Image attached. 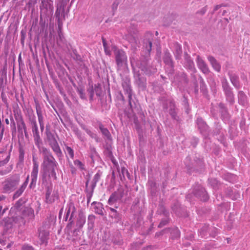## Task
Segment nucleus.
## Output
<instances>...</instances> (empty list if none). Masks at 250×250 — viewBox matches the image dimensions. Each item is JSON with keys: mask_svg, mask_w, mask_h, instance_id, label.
<instances>
[{"mask_svg": "<svg viewBox=\"0 0 250 250\" xmlns=\"http://www.w3.org/2000/svg\"><path fill=\"white\" fill-rule=\"evenodd\" d=\"M57 165L58 164L53 156H49L43 159L42 167L45 173H48L49 176H52L56 179L57 176L55 169L57 168Z\"/></svg>", "mask_w": 250, "mask_h": 250, "instance_id": "1", "label": "nucleus"}, {"mask_svg": "<svg viewBox=\"0 0 250 250\" xmlns=\"http://www.w3.org/2000/svg\"><path fill=\"white\" fill-rule=\"evenodd\" d=\"M22 250H34V249L32 247L26 246L23 247Z\"/></svg>", "mask_w": 250, "mask_h": 250, "instance_id": "27", "label": "nucleus"}, {"mask_svg": "<svg viewBox=\"0 0 250 250\" xmlns=\"http://www.w3.org/2000/svg\"><path fill=\"white\" fill-rule=\"evenodd\" d=\"M40 152L42 153L43 159H46V157L53 156L50 151L45 147H41V149H39Z\"/></svg>", "mask_w": 250, "mask_h": 250, "instance_id": "15", "label": "nucleus"}, {"mask_svg": "<svg viewBox=\"0 0 250 250\" xmlns=\"http://www.w3.org/2000/svg\"><path fill=\"white\" fill-rule=\"evenodd\" d=\"M167 222L166 221H162L159 225V227H162L163 226H164L165 225H166V224H167Z\"/></svg>", "mask_w": 250, "mask_h": 250, "instance_id": "32", "label": "nucleus"}, {"mask_svg": "<svg viewBox=\"0 0 250 250\" xmlns=\"http://www.w3.org/2000/svg\"><path fill=\"white\" fill-rule=\"evenodd\" d=\"M74 165L78 167L81 170H85L84 164L79 160H76L74 161Z\"/></svg>", "mask_w": 250, "mask_h": 250, "instance_id": "18", "label": "nucleus"}, {"mask_svg": "<svg viewBox=\"0 0 250 250\" xmlns=\"http://www.w3.org/2000/svg\"><path fill=\"white\" fill-rule=\"evenodd\" d=\"M10 120H11V124H12V125H13V127H14V129L15 130L16 129L15 123V122L14 121V119L13 118V117L12 116H11V117H10Z\"/></svg>", "mask_w": 250, "mask_h": 250, "instance_id": "30", "label": "nucleus"}, {"mask_svg": "<svg viewBox=\"0 0 250 250\" xmlns=\"http://www.w3.org/2000/svg\"><path fill=\"white\" fill-rule=\"evenodd\" d=\"M208 60L209 61V62H210L212 67L214 68V69L217 72L220 71V69H221V66L219 64V63L217 62V61L215 60V59L212 56H209L208 57Z\"/></svg>", "mask_w": 250, "mask_h": 250, "instance_id": "11", "label": "nucleus"}, {"mask_svg": "<svg viewBox=\"0 0 250 250\" xmlns=\"http://www.w3.org/2000/svg\"><path fill=\"white\" fill-rule=\"evenodd\" d=\"M126 91L128 93V97L129 99H131V94L130 93L131 92V89H130V88L129 87H127L126 88Z\"/></svg>", "mask_w": 250, "mask_h": 250, "instance_id": "29", "label": "nucleus"}, {"mask_svg": "<svg viewBox=\"0 0 250 250\" xmlns=\"http://www.w3.org/2000/svg\"><path fill=\"white\" fill-rule=\"evenodd\" d=\"M117 200V197L115 194H112L109 197L108 203L110 205H113Z\"/></svg>", "mask_w": 250, "mask_h": 250, "instance_id": "20", "label": "nucleus"}, {"mask_svg": "<svg viewBox=\"0 0 250 250\" xmlns=\"http://www.w3.org/2000/svg\"><path fill=\"white\" fill-rule=\"evenodd\" d=\"M227 96L229 98V100L231 102L233 101V94L230 91H228L227 93Z\"/></svg>", "mask_w": 250, "mask_h": 250, "instance_id": "25", "label": "nucleus"}, {"mask_svg": "<svg viewBox=\"0 0 250 250\" xmlns=\"http://www.w3.org/2000/svg\"><path fill=\"white\" fill-rule=\"evenodd\" d=\"M102 42L105 54L109 55L110 54V51L107 47L106 40L103 37L102 38Z\"/></svg>", "mask_w": 250, "mask_h": 250, "instance_id": "19", "label": "nucleus"}, {"mask_svg": "<svg viewBox=\"0 0 250 250\" xmlns=\"http://www.w3.org/2000/svg\"><path fill=\"white\" fill-rule=\"evenodd\" d=\"M158 33V32H156V34L157 35Z\"/></svg>", "mask_w": 250, "mask_h": 250, "instance_id": "38", "label": "nucleus"}, {"mask_svg": "<svg viewBox=\"0 0 250 250\" xmlns=\"http://www.w3.org/2000/svg\"><path fill=\"white\" fill-rule=\"evenodd\" d=\"M36 112L38 118V121L40 124H44L43 117L42 114V110L39 106H36Z\"/></svg>", "mask_w": 250, "mask_h": 250, "instance_id": "14", "label": "nucleus"}, {"mask_svg": "<svg viewBox=\"0 0 250 250\" xmlns=\"http://www.w3.org/2000/svg\"><path fill=\"white\" fill-rule=\"evenodd\" d=\"M41 131L44 129V124H40Z\"/></svg>", "mask_w": 250, "mask_h": 250, "instance_id": "34", "label": "nucleus"}, {"mask_svg": "<svg viewBox=\"0 0 250 250\" xmlns=\"http://www.w3.org/2000/svg\"><path fill=\"white\" fill-rule=\"evenodd\" d=\"M79 93H80V95H81V97L82 98H83V90H79Z\"/></svg>", "mask_w": 250, "mask_h": 250, "instance_id": "33", "label": "nucleus"}, {"mask_svg": "<svg viewBox=\"0 0 250 250\" xmlns=\"http://www.w3.org/2000/svg\"><path fill=\"white\" fill-rule=\"evenodd\" d=\"M0 250H2V249H0Z\"/></svg>", "mask_w": 250, "mask_h": 250, "instance_id": "40", "label": "nucleus"}, {"mask_svg": "<svg viewBox=\"0 0 250 250\" xmlns=\"http://www.w3.org/2000/svg\"><path fill=\"white\" fill-rule=\"evenodd\" d=\"M230 80L234 85H236L237 81L233 77L230 78Z\"/></svg>", "mask_w": 250, "mask_h": 250, "instance_id": "31", "label": "nucleus"}, {"mask_svg": "<svg viewBox=\"0 0 250 250\" xmlns=\"http://www.w3.org/2000/svg\"><path fill=\"white\" fill-rule=\"evenodd\" d=\"M59 199V195L57 192H54L51 194L50 191L48 189L46 193V202L48 204H52Z\"/></svg>", "mask_w": 250, "mask_h": 250, "instance_id": "7", "label": "nucleus"}, {"mask_svg": "<svg viewBox=\"0 0 250 250\" xmlns=\"http://www.w3.org/2000/svg\"><path fill=\"white\" fill-rule=\"evenodd\" d=\"M20 177L18 175L8 178L4 182V190L5 191L13 190L18 185Z\"/></svg>", "mask_w": 250, "mask_h": 250, "instance_id": "3", "label": "nucleus"}, {"mask_svg": "<svg viewBox=\"0 0 250 250\" xmlns=\"http://www.w3.org/2000/svg\"><path fill=\"white\" fill-rule=\"evenodd\" d=\"M195 194L196 196H199L201 197V199L203 201H206L208 199V196L206 194V192L205 190V189L201 188H200V192H197L195 193Z\"/></svg>", "mask_w": 250, "mask_h": 250, "instance_id": "12", "label": "nucleus"}, {"mask_svg": "<svg viewBox=\"0 0 250 250\" xmlns=\"http://www.w3.org/2000/svg\"><path fill=\"white\" fill-rule=\"evenodd\" d=\"M49 228L48 224H43L42 227L39 229V238L41 243H43L46 242L49 235V231L46 230Z\"/></svg>", "mask_w": 250, "mask_h": 250, "instance_id": "5", "label": "nucleus"}, {"mask_svg": "<svg viewBox=\"0 0 250 250\" xmlns=\"http://www.w3.org/2000/svg\"><path fill=\"white\" fill-rule=\"evenodd\" d=\"M85 223V219L80 217L77 222V225L79 226L80 228H82Z\"/></svg>", "mask_w": 250, "mask_h": 250, "instance_id": "23", "label": "nucleus"}, {"mask_svg": "<svg viewBox=\"0 0 250 250\" xmlns=\"http://www.w3.org/2000/svg\"><path fill=\"white\" fill-rule=\"evenodd\" d=\"M238 97L243 100H245L247 98L246 95L242 91H240L238 93Z\"/></svg>", "mask_w": 250, "mask_h": 250, "instance_id": "24", "label": "nucleus"}, {"mask_svg": "<svg viewBox=\"0 0 250 250\" xmlns=\"http://www.w3.org/2000/svg\"><path fill=\"white\" fill-rule=\"evenodd\" d=\"M32 125V132L33 134V137L39 136V131L38 130V125L36 121L33 120L31 122Z\"/></svg>", "mask_w": 250, "mask_h": 250, "instance_id": "13", "label": "nucleus"}, {"mask_svg": "<svg viewBox=\"0 0 250 250\" xmlns=\"http://www.w3.org/2000/svg\"><path fill=\"white\" fill-rule=\"evenodd\" d=\"M101 174L99 173H97L94 176L93 179V182L94 185V186L96 185L97 182H99L101 178Z\"/></svg>", "mask_w": 250, "mask_h": 250, "instance_id": "22", "label": "nucleus"}, {"mask_svg": "<svg viewBox=\"0 0 250 250\" xmlns=\"http://www.w3.org/2000/svg\"><path fill=\"white\" fill-rule=\"evenodd\" d=\"M148 46H146V48L147 50V51L149 53L151 50V47H152V43L151 41H148Z\"/></svg>", "mask_w": 250, "mask_h": 250, "instance_id": "26", "label": "nucleus"}, {"mask_svg": "<svg viewBox=\"0 0 250 250\" xmlns=\"http://www.w3.org/2000/svg\"><path fill=\"white\" fill-rule=\"evenodd\" d=\"M21 125H22L25 135H26V125H25L24 122L23 121H22V122H21Z\"/></svg>", "mask_w": 250, "mask_h": 250, "instance_id": "28", "label": "nucleus"}, {"mask_svg": "<svg viewBox=\"0 0 250 250\" xmlns=\"http://www.w3.org/2000/svg\"><path fill=\"white\" fill-rule=\"evenodd\" d=\"M99 128L103 133L105 136H106L107 138H109L110 136V134L108 130L104 127V125L102 124H100L99 125Z\"/></svg>", "mask_w": 250, "mask_h": 250, "instance_id": "16", "label": "nucleus"}, {"mask_svg": "<svg viewBox=\"0 0 250 250\" xmlns=\"http://www.w3.org/2000/svg\"><path fill=\"white\" fill-rule=\"evenodd\" d=\"M33 137H34V140L35 145H36V146H37V147L39 149H41V145L42 142V140L41 139L40 136L39 135V136H34Z\"/></svg>", "mask_w": 250, "mask_h": 250, "instance_id": "17", "label": "nucleus"}, {"mask_svg": "<svg viewBox=\"0 0 250 250\" xmlns=\"http://www.w3.org/2000/svg\"><path fill=\"white\" fill-rule=\"evenodd\" d=\"M124 171H126V173H128V171L126 169H125V167H123L122 169V173H123L124 172Z\"/></svg>", "mask_w": 250, "mask_h": 250, "instance_id": "36", "label": "nucleus"}, {"mask_svg": "<svg viewBox=\"0 0 250 250\" xmlns=\"http://www.w3.org/2000/svg\"><path fill=\"white\" fill-rule=\"evenodd\" d=\"M75 211L76 208L74 206V204L72 202L69 203L67 204V207L66 208V217L67 218L70 214H71V217H72Z\"/></svg>", "mask_w": 250, "mask_h": 250, "instance_id": "10", "label": "nucleus"}, {"mask_svg": "<svg viewBox=\"0 0 250 250\" xmlns=\"http://www.w3.org/2000/svg\"><path fill=\"white\" fill-rule=\"evenodd\" d=\"M110 210L113 212H116V210L114 208H110Z\"/></svg>", "mask_w": 250, "mask_h": 250, "instance_id": "35", "label": "nucleus"}, {"mask_svg": "<svg viewBox=\"0 0 250 250\" xmlns=\"http://www.w3.org/2000/svg\"><path fill=\"white\" fill-rule=\"evenodd\" d=\"M217 8H218V7L217 6H216V7L215 8L216 9H217Z\"/></svg>", "mask_w": 250, "mask_h": 250, "instance_id": "39", "label": "nucleus"}, {"mask_svg": "<svg viewBox=\"0 0 250 250\" xmlns=\"http://www.w3.org/2000/svg\"><path fill=\"white\" fill-rule=\"evenodd\" d=\"M197 65L201 71L205 74L209 72V69L205 62L199 56L197 57Z\"/></svg>", "mask_w": 250, "mask_h": 250, "instance_id": "8", "label": "nucleus"}, {"mask_svg": "<svg viewBox=\"0 0 250 250\" xmlns=\"http://www.w3.org/2000/svg\"><path fill=\"white\" fill-rule=\"evenodd\" d=\"M28 181H29V176H27L25 181L22 185V186L21 187V188L14 194V197L15 198H17V197H19L22 193V192L24 191V190H25V189L27 185Z\"/></svg>", "mask_w": 250, "mask_h": 250, "instance_id": "9", "label": "nucleus"}, {"mask_svg": "<svg viewBox=\"0 0 250 250\" xmlns=\"http://www.w3.org/2000/svg\"><path fill=\"white\" fill-rule=\"evenodd\" d=\"M45 134L47 141L50 147L57 155L60 156L62 154V151L55 135L47 128L46 129Z\"/></svg>", "mask_w": 250, "mask_h": 250, "instance_id": "2", "label": "nucleus"}, {"mask_svg": "<svg viewBox=\"0 0 250 250\" xmlns=\"http://www.w3.org/2000/svg\"><path fill=\"white\" fill-rule=\"evenodd\" d=\"M66 151L67 154L70 156V158L73 159L74 157V153L72 148L70 146H67L66 147Z\"/></svg>", "mask_w": 250, "mask_h": 250, "instance_id": "21", "label": "nucleus"}, {"mask_svg": "<svg viewBox=\"0 0 250 250\" xmlns=\"http://www.w3.org/2000/svg\"><path fill=\"white\" fill-rule=\"evenodd\" d=\"M115 59L117 64L121 66L124 63L127 62V56L123 50H117L115 51Z\"/></svg>", "mask_w": 250, "mask_h": 250, "instance_id": "4", "label": "nucleus"}, {"mask_svg": "<svg viewBox=\"0 0 250 250\" xmlns=\"http://www.w3.org/2000/svg\"><path fill=\"white\" fill-rule=\"evenodd\" d=\"M5 123L7 125H8L9 124V120L8 119H6L5 120Z\"/></svg>", "mask_w": 250, "mask_h": 250, "instance_id": "37", "label": "nucleus"}, {"mask_svg": "<svg viewBox=\"0 0 250 250\" xmlns=\"http://www.w3.org/2000/svg\"><path fill=\"white\" fill-rule=\"evenodd\" d=\"M33 169L31 172V176L32 182L31 183L30 186L34 183L36 182L37 176L38 174V169H39V165L37 162V159L35 158L34 156H33Z\"/></svg>", "mask_w": 250, "mask_h": 250, "instance_id": "6", "label": "nucleus"}]
</instances>
